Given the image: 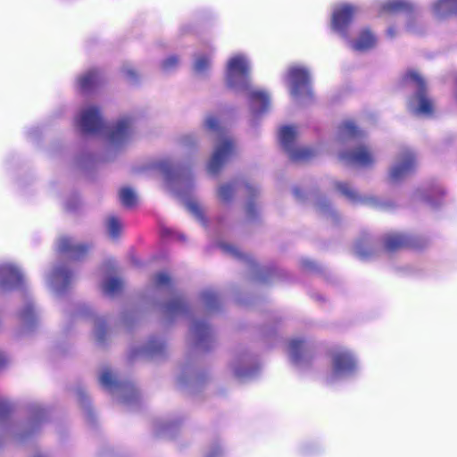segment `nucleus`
I'll return each mask as SVG.
<instances>
[{
  "mask_svg": "<svg viewBox=\"0 0 457 457\" xmlns=\"http://www.w3.org/2000/svg\"><path fill=\"white\" fill-rule=\"evenodd\" d=\"M202 299L204 303L210 309L213 308L217 303V295L211 290L203 292Z\"/></svg>",
  "mask_w": 457,
  "mask_h": 457,
  "instance_id": "obj_38",
  "label": "nucleus"
},
{
  "mask_svg": "<svg viewBox=\"0 0 457 457\" xmlns=\"http://www.w3.org/2000/svg\"><path fill=\"white\" fill-rule=\"evenodd\" d=\"M365 247L368 249V250H364L362 248V245L361 243H357L354 245V252L356 254H358L360 257H362V258H365V257H368L370 253V245L369 242L365 243Z\"/></svg>",
  "mask_w": 457,
  "mask_h": 457,
  "instance_id": "obj_39",
  "label": "nucleus"
},
{
  "mask_svg": "<svg viewBox=\"0 0 457 457\" xmlns=\"http://www.w3.org/2000/svg\"><path fill=\"white\" fill-rule=\"evenodd\" d=\"M179 64V59L176 55H170L162 62L161 68L164 72L175 70Z\"/></svg>",
  "mask_w": 457,
  "mask_h": 457,
  "instance_id": "obj_37",
  "label": "nucleus"
},
{
  "mask_svg": "<svg viewBox=\"0 0 457 457\" xmlns=\"http://www.w3.org/2000/svg\"><path fill=\"white\" fill-rule=\"evenodd\" d=\"M237 191H243L245 194L250 195V199L245 206V212L249 217H253L258 210L255 202L256 188L241 181L235 180L220 184L217 188V197L220 202L227 204L233 199Z\"/></svg>",
  "mask_w": 457,
  "mask_h": 457,
  "instance_id": "obj_12",
  "label": "nucleus"
},
{
  "mask_svg": "<svg viewBox=\"0 0 457 457\" xmlns=\"http://www.w3.org/2000/svg\"><path fill=\"white\" fill-rule=\"evenodd\" d=\"M165 347V343L162 340L153 339L143 349L142 354L150 358H157L164 353Z\"/></svg>",
  "mask_w": 457,
  "mask_h": 457,
  "instance_id": "obj_30",
  "label": "nucleus"
},
{
  "mask_svg": "<svg viewBox=\"0 0 457 457\" xmlns=\"http://www.w3.org/2000/svg\"><path fill=\"white\" fill-rule=\"evenodd\" d=\"M348 46L354 51H367L376 46L377 38L375 35L369 29H363L360 32L354 40H345Z\"/></svg>",
  "mask_w": 457,
  "mask_h": 457,
  "instance_id": "obj_22",
  "label": "nucleus"
},
{
  "mask_svg": "<svg viewBox=\"0 0 457 457\" xmlns=\"http://www.w3.org/2000/svg\"><path fill=\"white\" fill-rule=\"evenodd\" d=\"M251 70L249 58L244 54H235L227 61L225 81L236 92L245 93L252 112L260 115L270 110V96L267 91L251 85Z\"/></svg>",
  "mask_w": 457,
  "mask_h": 457,
  "instance_id": "obj_1",
  "label": "nucleus"
},
{
  "mask_svg": "<svg viewBox=\"0 0 457 457\" xmlns=\"http://www.w3.org/2000/svg\"><path fill=\"white\" fill-rule=\"evenodd\" d=\"M93 335L96 341L103 342L107 335L105 320L103 318H96L94 320Z\"/></svg>",
  "mask_w": 457,
  "mask_h": 457,
  "instance_id": "obj_35",
  "label": "nucleus"
},
{
  "mask_svg": "<svg viewBox=\"0 0 457 457\" xmlns=\"http://www.w3.org/2000/svg\"><path fill=\"white\" fill-rule=\"evenodd\" d=\"M318 206L319 208L321 210V211H324L325 212V208L323 207L322 204L321 203H319L318 204Z\"/></svg>",
  "mask_w": 457,
  "mask_h": 457,
  "instance_id": "obj_44",
  "label": "nucleus"
},
{
  "mask_svg": "<svg viewBox=\"0 0 457 457\" xmlns=\"http://www.w3.org/2000/svg\"><path fill=\"white\" fill-rule=\"evenodd\" d=\"M170 188L183 201L187 210L199 220H203L200 204L192 195L195 179L190 171L179 170L170 171L163 168Z\"/></svg>",
  "mask_w": 457,
  "mask_h": 457,
  "instance_id": "obj_4",
  "label": "nucleus"
},
{
  "mask_svg": "<svg viewBox=\"0 0 457 457\" xmlns=\"http://www.w3.org/2000/svg\"><path fill=\"white\" fill-rule=\"evenodd\" d=\"M204 127L214 133L218 141L213 153L207 163V170L211 174H217L222 166L235 154L234 140L221 127L219 119L213 114H208L204 119Z\"/></svg>",
  "mask_w": 457,
  "mask_h": 457,
  "instance_id": "obj_3",
  "label": "nucleus"
},
{
  "mask_svg": "<svg viewBox=\"0 0 457 457\" xmlns=\"http://www.w3.org/2000/svg\"><path fill=\"white\" fill-rule=\"evenodd\" d=\"M56 245L60 253L73 260L80 259L90 249L89 245L77 242L68 236L60 237Z\"/></svg>",
  "mask_w": 457,
  "mask_h": 457,
  "instance_id": "obj_17",
  "label": "nucleus"
},
{
  "mask_svg": "<svg viewBox=\"0 0 457 457\" xmlns=\"http://www.w3.org/2000/svg\"><path fill=\"white\" fill-rule=\"evenodd\" d=\"M18 319L24 332L33 330L40 320V312L32 301H26L18 312Z\"/></svg>",
  "mask_w": 457,
  "mask_h": 457,
  "instance_id": "obj_18",
  "label": "nucleus"
},
{
  "mask_svg": "<svg viewBox=\"0 0 457 457\" xmlns=\"http://www.w3.org/2000/svg\"><path fill=\"white\" fill-rule=\"evenodd\" d=\"M123 228V224L120 219L115 216H110L106 220V228L108 234L112 238H116L120 234Z\"/></svg>",
  "mask_w": 457,
  "mask_h": 457,
  "instance_id": "obj_33",
  "label": "nucleus"
},
{
  "mask_svg": "<svg viewBox=\"0 0 457 457\" xmlns=\"http://www.w3.org/2000/svg\"><path fill=\"white\" fill-rule=\"evenodd\" d=\"M189 334L195 345H202L211 337L212 330L205 321L193 320L190 324Z\"/></svg>",
  "mask_w": 457,
  "mask_h": 457,
  "instance_id": "obj_24",
  "label": "nucleus"
},
{
  "mask_svg": "<svg viewBox=\"0 0 457 457\" xmlns=\"http://www.w3.org/2000/svg\"><path fill=\"white\" fill-rule=\"evenodd\" d=\"M164 312L170 317H175L186 312V305L179 296H174L171 301L164 306Z\"/></svg>",
  "mask_w": 457,
  "mask_h": 457,
  "instance_id": "obj_32",
  "label": "nucleus"
},
{
  "mask_svg": "<svg viewBox=\"0 0 457 457\" xmlns=\"http://www.w3.org/2000/svg\"><path fill=\"white\" fill-rule=\"evenodd\" d=\"M121 72L129 81H134L137 78L136 71L131 66H124L121 70Z\"/></svg>",
  "mask_w": 457,
  "mask_h": 457,
  "instance_id": "obj_40",
  "label": "nucleus"
},
{
  "mask_svg": "<svg viewBox=\"0 0 457 457\" xmlns=\"http://www.w3.org/2000/svg\"><path fill=\"white\" fill-rule=\"evenodd\" d=\"M24 283L25 277L19 268L12 263L0 264V290H12Z\"/></svg>",
  "mask_w": 457,
  "mask_h": 457,
  "instance_id": "obj_16",
  "label": "nucleus"
},
{
  "mask_svg": "<svg viewBox=\"0 0 457 457\" xmlns=\"http://www.w3.org/2000/svg\"><path fill=\"white\" fill-rule=\"evenodd\" d=\"M280 144L294 161H307L316 154V151L308 146L296 144L298 129L295 126H284L279 129Z\"/></svg>",
  "mask_w": 457,
  "mask_h": 457,
  "instance_id": "obj_10",
  "label": "nucleus"
},
{
  "mask_svg": "<svg viewBox=\"0 0 457 457\" xmlns=\"http://www.w3.org/2000/svg\"><path fill=\"white\" fill-rule=\"evenodd\" d=\"M100 72L98 70L93 69L86 71L78 78V85L84 91H90L100 81Z\"/></svg>",
  "mask_w": 457,
  "mask_h": 457,
  "instance_id": "obj_28",
  "label": "nucleus"
},
{
  "mask_svg": "<svg viewBox=\"0 0 457 457\" xmlns=\"http://www.w3.org/2000/svg\"><path fill=\"white\" fill-rule=\"evenodd\" d=\"M287 354L291 361L298 367L303 366L310 360L306 342L301 338H292L287 344Z\"/></svg>",
  "mask_w": 457,
  "mask_h": 457,
  "instance_id": "obj_19",
  "label": "nucleus"
},
{
  "mask_svg": "<svg viewBox=\"0 0 457 457\" xmlns=\"http://www.w3.org/2000/svg\"><path fill=\"white\" fill-rule=\"evenodd\" d=\"M120 199L123 205L131 207L136 204L137 196L131 187H123L120 191Z\"/></svg>",
  "mask_w": 457,
  "mask_h": 457,
  "instance_id": "obj_34",
  "label": "nucleus"
},
{
  "mask_svg": "<svg viewBox=\"0 0 457 457\" xmlns=\"http://www.w3.org/2000/svg\"><path fill=\"white\" fill-rule=\"evenodd\" d=\"M73 273L63 266H55L46 275V283L56 295H61L73 280Z\"/></svg>",
  "mask_w": 457,
  "mask_h": 457,
  "instance_id": "obj_14",
  "label": "nucleus"
},
{
  "mask_svg": "<svg viewBox=\"0 0 457 457\" xmlns=\"http://www.w3.org/2000/svg\"><path fill=\"white\" fill-rule=\"evenodd\" d=\"M222 248L224 249V251L231 253L234 256H237V257L242 256V253H240L239 249L233 245L224 244V245H222Z\"/></svg>",
  "mask_w": 457,
  "mask_h": 457,
  "instance_id": "obj_41",
  "label": "nucleus"
},
{
  "mask_svg": "<svg viewBox=\"0 0 457 457\" xmlns=\"http://www.w3.org/2000/svg\"><path fill=\"white\" fill-rule=\"evenodd\" d=\"M384 247L388 252H394L407 246L410 244V238L401 233H389L384 238Z\"/></svg>",
  "mask_w": 457,
  "mask_h": 457,
  "instance_id": "obj_26",
  "label": "nucleus"
},
{
  "mask_svg": "<svg viewBox=\"0 0 457 457\" xmlns=\"http://www.w3.org/2000/svg\"><path fill=\"white\" fill-rule=\"evenodd\" d=\"M358 369V359L351 350L345 347L335 348L330 352V370L326 379L332 384L353 375Z\"/></svg>",
  "mask_w": 457,
  "mask_h": 457,
  "instance_id": "obj_6",
  "label": "nucleus"
},
{
  "mask_svg": "<svg viewBox=\"0 0 457 457\" xmlns=\"http://www.w3.org/2000/svg\"><path fill=\"white\" fill-rule=\"evenodd\" d=\"M231 369L233 370L234 375L239 379H245L251 378L254 374V370L252 367V362L246 357L233 361V363L231 364Z\"/></svg>",
  "mask_w": 457,
  "mask_h": 457,
  "instance_id": "obj_27",
  "label": "nucleus"
},
{
  "mask_svg": "<svg viewBox=\"0 0 457 457\" xmlns=\"http://www.w3.org/2000/svg\"><path fill=\"white\" fill-rule=\"evenodd\" d=\"M10 362L9 357L0 351V370L4 368Z\"/></svg>",
  "mask_w": 457,
  "mask_h": 457,
  "instance_id": "obj_42",
  "label": "nucleus"
},
{
  "mask_svg": "<svg viewBox=\"0 0 457 457\" xmlns=\"http://www.w3.org/2000/svg\"><path fill=\"white\" fill-rule=\"evenodd\" d=\"M212 62V51L197 54L195 57L194 62L195 71L198 73H204L211 68Z\"/></svg>",
  "mask_w": 457,
  "mask_h": 457,
  "instance_id": "obj_31",
  "label": "nucleus"
},
{
  "mask_svg": "<svg viewBox=\"0 0 457 457\" xmlns=\"http://www.w3.org/2000/svg\"><path fill=\"white\" fill-rule=\"evenodd\" d=\"M336 187L343 195L353 203L366 204L371 206L378 205V201L375 196L361 195L345 182H337Z\"/></svg>",
  "mask_w": 457,
  "mask_h": 457,
  "instance_id": "obj_20",
  "label": "nucleus"
},
{
  "mask_svg": "<svg viewBox=\"0 0 457 457\" xmlns=\"http://www.w3.org/2000/svg\"><path fill=\"white\" fill-rule=\"evenodd\" d=\"M417 154L411 149H404L398 153L388 170V179L391 183H399L411 175L418 167Z\"/></svg>",
  "mask_w": 457,
  "mask_h": 457,
  "instance_id": "obj_11",
  "label": "nucleus"
},
{
  "mask_svg": "<svg viewBox=\"0 0 457 457\" xmlns=\"http://www.w3.org/2000/svg\"><path fill=\"white\" fill-rule=\"evenodd\" d=\"M285 82L292 98L300 104L312 99L309 70L302 65H292L285 75Z\"/></svg>",
  "mask_w": 457,
  "mask_h": 457,
  "instance_id": "obj_7",
  "label": "nucleus"
},
{
  "mask_svg": "<svg viewBox=\"0 0 457 457\" xmlns=\"http://www.w3.org/2000/svg\"><path fill=\"white\" fill-rule=\"evenodd\" d=\"M152 286L156 289L170 288L171 281L170 276L165 272H160L152 279Z\"/></svg>",
  "mask_w": 457,
  "mask_h": 457,
  "instance_id": "obj_36",
  "label": "nucleus"
},
{
  "mask_svg": "<svg viewBox=\"0 0 457 457\" xmlns=\"http://www.w3.org/2000/svg\"><path fill=\"white\" fill-rule=\"evenodd\" d=\"M362 136V131L358 129L353 121H345L338 128L335 145L339 146L347 142L360 139Z\"/></svg>",
  "mask_w": 457,
  "mask_h": 457,
  "instance_id": "obj_21",
  "label": "nucleus"
},
{
  "mask_svg": "<svg viewBox=\"0 0 457 457\" xmlns=\"http://www.w3.org/2000/svg\"><path fill=\"white\" fill-rule=\"evenodd\" d=\"M123 287L122 280L112 275H108L102 282V289L104 294L114 295L118 294Z\"/></svg>",
  "mask_w": 457,
  "mask_h": 457,
  "instance_id": "obj_29",
  "label": "nucleus"
},
{
  "mask_svg": "<svg viewBox=\"0 0 457 457\" xmlns=\"http://www.w3.org/2000/svg\"><path fill=\"white\" fill-rule=\"evenodd\" d=\"M381 12L397 13L412 10L413 5L408 0H382L378 3Z\"/></svg>",
  "mask_w": 457,
  "mask_h": 457,
  "instance_id": "obj_25",
  "label": "nucleus"
},
{
  "mask_svg": "<svg viewBox=\"0 0 457 457\" xmlns=\"http://www.w3.org/2000/svg\"><path fill=\"white\" fill-rule=\"evenodd\" d=\"M406 79L416 88L415 95L409 100V110L419 116H428L433 112V102L427 96L425 91V81L421 75L416 71H409Z\"/></svg>",
  "mask_w": 457,
  "mask_h": 457,
  "instance_id": "obj_8",
  "label": "nucleus"
},
{
  "mask_svg": "<svg viewBox=\"0 0 457 457\" xmlns=\"http://www.w3.org/2000/svg\"><path fill=\"white\" fill-rule=\"evenodd\" d=\"M76 123L85 134L103 135L112 150L121 147L134 132L133 120L120 119L113 126L105 127L99 110L95 105L83 107L76 117Z\"/></svg>",
  "mask_w": 457,
  "mask_h": 457,
  "instance_id": "obj_2",
  "label": "nucleus"
},
{
  "mask_svg": "<svg viewBox=\"0 0 457 457\" xmlns=\"http://www.w3.org/2000/svg\"><path fill=\"white\" fill-rule=\"evenodd\" d=\"M338 156L346 163L361 167H370L377 160L375 153L364 144L357 145L351 152H339Z\"/></svg>",
  "mask_w": 457,
  "mask_h": 457,
  "instance_id": "obj_15",
  "label": "nucleus"
},
{
  "mask_svg": "<svg viewBox=\"0 0 457 457\" xmlns=\"http://www.w3.org/2000/svg\"><path fill=\"white\" fill-rule=\"evenodd\" d=\"M99 381L120 403L129 404L137 397L134 386L129 383L118 380L116 375L109 368L100 370Z\"/></svg>",
  "mask_w": 457,
  "mask_h": 457,
  "instance_id": "obj_9",
  "label": "nucleus"
},
{
  "mask_svg": "<svg viewBox=\"0 0 457 457\" xmlns=\"http://www.w3.org/2000/svg\"><path fill=\"white\" fill-rule=\"evenodd\" d=\"M430 9L435 17L445 19L457 13V0H435Z\"/></svg>",
  "mask_w": 457,
  "mask_h": 457,
  "instance_id": "obj_23",
  "label": "nucleus"
},
{
  "mask_svg": "<svg viewBox=\"0 0 457 457\" xmlns=\"http://www.w3.org/2000/svg\"><path fill=\"white\" fill-rule=\"evenodd\" d=\"M387 35L390 37H394L395 36V30L392 29V28H389L387 29Z\"/></svg>",
  "mask_w": 457,
  "mask_h": 457,
  "instance_id": "obj_43",
  "label": "nucleus"
},
{
  "mask_svg": "<svg viewBox=\"0 0 457 457\" xmlns=\"http://www.w3.org/2000/svg\"><path fill=\"white\" fill-rule=\"evenodd\" d=\"M358 8L350 4H339L334 6L331 15V29L343 40L349 39V27L352 24Z\"/></svg>",
  "mask_w": 457,
  "mask_h": 457,
  "instance_id": "obj_13",
  "label": "nucleus"
},
{
  "mask_svg": "<svg viewBox=\"0 0 457 457\" xmlns=\"http://www.w3.org/2000/svg\"><path fill=\"white\" fill-rule=\"evenodd\" d=\"M10 411L11 404L9 402L0 400V433L16 441H22L27 436L35 433L45 418V410L41 407H37L29 422L22 427H18L9 420Z\"/></svg>",
  "mask_w": 457,
  "mask_h": 457,
  "instance_id": "obj_5",
  "label": "nucleus"
}]
</instances>
